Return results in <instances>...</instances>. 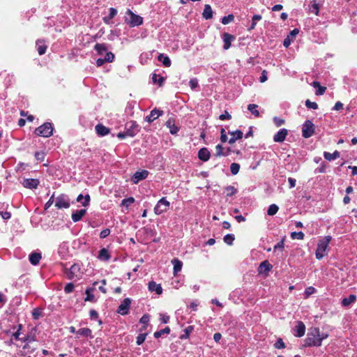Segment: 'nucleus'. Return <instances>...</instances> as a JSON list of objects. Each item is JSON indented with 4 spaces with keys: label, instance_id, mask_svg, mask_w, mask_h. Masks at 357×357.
<instances>
[{
    "label": "nucleus",
    "instance_id": "nucleus-28",
    "mask_svg": "<svg viewBox=\"0 0 357 357\" xmlns=\"http://www.w3.org/2000/svg\"><path fill=\"white\" fill-rule=\"evenodd\" d=\"M166 126L167 128H169L171 134L175 135L178 132V128L175 126L174 119H168V121L166 122Z\"/></svg>",
    "mask_w": 357,
    "mask_h": 357
},
{
    "label": "nucleus",
    "instance_id": "nucleus-13",
    "mask_svg": "<svg viewBox=\"0 0 357 357\" xmlns=\"http://www.w3.org/2000/svg\"><path fill=\"white\" fill-rule=\"evenodd\" d=\"M40 183V181L36 178H24L22 183L24 188L29 189H36Z\"/></svg>",
    "mask_w": 357,
    "mask_h": 357
},
{
    "label": "nucleus",
    "instance_id": "nucleus-36",
    "mask_svg": "<svg viewBox=\"0 0 357 357\" xmlns=\"http://www.w3.org/2000/svg\"><path fill=\"white\" fill-rule=\"evenodd\" d=\"M94 50L99 55H102L105 52H107V49L105 44L97 43L94 47Z\"/></svg>",
    "mask_w": 357,
    "mask_h": 357
},
{
    "label": "nucleus",
    "instance_id": "nucleus-42",
    "mask_svg": "<svg viewBox=\"0 0 357 357\" xmlns=\"http://www.w3.org/2000/svg\"><path fill=\"white\" fill-rule=\"evenodd\" d=\"M261 20V15H254L253 17H252V24L250 25V26L249 27L248 30L250 31V30H252L255 28V26L257 24V22L259 20Z\"/></svg>",
    "mask_w": 357,
    "mask_h": 357
},
{
    "label": "nucleus",
    "instance_id": "nucleus-46",
    "mask_svg": "<svg viewBox=\"0 0 357 357\" xmlns=\"http://www.w3.org/2000/svg\"><path fill=\"white\" fill-rule=\"evenodd\" d=\"M135 199L133 197H129L124 199L121 201V205L128 208L132 203H134Z\"/></svg>",
    "mask_w": 357,
    "mask_h": 357
},
{
    "label": "nucleus",
    "instance_id": "nucleus-45",
    "mask_svg": "<svg viewBox=\"0 0 357 357\" xmlns=\"http://www.w3.org/2000/svg\"><path fill=\"white\" fill-rule=\"evenodd\" d=\"M239 169H240V165L238 163H236V162L231 163V165L230 166V171H231V174H233V175L237 174L239 172Z\"/></svg>",
    "mask_w": 357,
    "mask_h": 357
},
{
    "label": "nucleus",
    "instance_id": "nucleus-57",
    "mask_svg": "<svg viewBox=\"0 0 357 357\" xmlns=\"http://www.w3.org/2000/svg\"><path fill=\"white\" fill-rule=\"evenodd\" d=\"M35 158L38 161H43L45 158V153L43 152L37 151L35 153Z\"/></svg>",
    "mask_w": 357,
    "mask_h": 357
},
{
    "label": "nucleus",
    "instance_id": "nucleus-20",
    "mask_svg": "<svg viewBox=\"0 0 357 357\" xmlns=\"http://www.w3.org/2000/svg\"><path fill=\"white\" fill-rule=\"evenodd\" d=\"M210 155V152L206 148H202L198 152V158L204 162L209 159Z\"/></svg>",
    "mask_w": 357,
    "mask_h": 357
},
{
    "label": "nucleus",
    "instance_id": "nucleus-55",
    "mask_svg": "<svg viewBox=\"0 0 357 357\" xmlns=\"http://www.w3.org/2000/svg\"><path fill=\"white\" fill-rule=\"evenodd\" d=\"M75 287H74V284L73 283H68L65 288H64V291L66 293V294H69V293H71L73 289H74Z\"/></svg>",
    "mask_w": 357,
    "mask_h": 357
},
{
    "label": "nucleus",
    "instance_id": "nucleus-61",
    "mask_svg": "<svg viewBox=\"0 0 357 357\" xmlns=\"http://www.w3.org/2000/svg\"><path fill=\"white\" fill-rule=\"evenodd\" d=\"M326 165L324 162H322L321 166L315 169V173H324L326 172Z\"/></svg>",
    "mask_w": 357,
    "mask_h": 357
},
{
    "label": "nucleus",
    "instance_id": "nucleus-37",
    "mask_svg": "<svg viewBox=\"0 0 357 357\" xmlns=\"http://www.w3.org/2000/svg\"><path fill=\"white\" fill-rule=\"evenodd\" d=\"M77 333L84 337H93L91 335V330L89 328H82L77 331Z\"/></svg>",
    "mask_w": 357,
    "mask_h": 357
},
{
    "label": "nucleus",
    "instance_id": "nucleus-39",
    "mask_svg": "<svg viewBox=\"0 0 357 357\" xmlns=\"http://www.w3.org/2000/svg\"><path fill=\"white\" fill-rule=\"evenodd\" d=\"M258 105L255 104H250L248 106V109L252 113V114L255 115L256 117L259 116V112L257 109Z\"/></svg>",
    "mask_w": 357,
    "mask_h": 357
},
{
    "label": "nucleus",
    "instance_id": "nucleus-25",
    "mask_svg": "<svg viewBox=\"0 0 357 357\" xmlns=\"http://www.w3.org/2000/svg\"><path fill=\"white\" fill-rule=\"evenodd\" d=\"M273 266L269 263L268 261L265 260L262 261L259 266V271L260 273L268 272L271 270Z\"/></svg>",
    "mask_w": 357,
    "mask_h": 357
},
{
    "label": "nucleus",
    "instance_id": "nucleus-8",
    "mask_svg": "<svg viewBox=\"0 0 357 357\" xmlns=\"http://www.w3.org/2000/svg\"><path fill=\"white\" fill-rule=\"evenodd\" d=\"M139 130V126L135 121H129L126 125V130L128 137L135 136Z\"/></svg>",
    "mask_w": 357,
    "mask_h": 357
},
{
    "label": "nucleus",
    "instance_id": "nucleus-51",
    "mask_svg": "<svg viewBox=\"0 0 357 357\" xmlns=\"http://www.w3.org/2000/svg\"><path fill=\"white\" fill-rule=\"evenodd\" d=\"M235 237L234 234H228L227 235H225V243L228 245H231Z\"/></svg>",
    "mask_w": 357,
    "mask_h": 357
},
{
    "label": "nucleus",
    "instance_id": "nucleus-24",
    "mask_svg": "<svg viewBox=\"0 0 357 357\" xmlns=\"http://www.w3.org/2000/svg\"><path fill=\"white\" fill-rule=\"evenodd\" d=\"M41 254L39 252H32L29 255V261L31 264L36 266L38 264L40 260L41 259Z\"/></svg>",
    "mask_w": 357,
    "mask_h": 357
},
{
    "label": "nucleus",
    "instance_id": "nucleus-12",
    "mask_svg": "<svg viewBox=\"0 0 357 357\" xmlns=\"http://www.w3.org/2000/svg\"><path fill=\"white\" fill-rule=\"evenodd\" d=\"M305 326L302 321H298L297 324L294 328V335L298 337H301L305 335Z\"/></svg>",
    "mask_w": 357,
    "mask_h": 357
},
{
    "label": "nucleus",
    "instance_id": "nucleus-30",
    "mask_svg": "<svg viewBox=\"0 0 357 357\" xmlns=\"http://www.w3.org/2000/svg\"><path fill=\"white\" fill-rule=\"evenodd\" d=\"M340 152L337 151H335L333 153L325 151L324 153V157L326 160L328 161L334 160L340 157Z\"/></svg>",
    "mask_w": 357,
    "mask_h": 357
},
{
    "label": "nucleus",
    "instance_id": "nucleus-38",
    "mask_svg": "<svg viewBox=\"0 0 357 357\" xmlns=\"http://www.w3.org/2000/svg\"><path fill=\"white\" fill-rule=\"evenodd\" d=\"M237 192V188L233 185H229L225 188V193L227 197H231Z\"/></svg>",
    "mask_w": 357,
    "mask_h": 357
},
{
    "label": "nucleus",
    "instance_id": "nucleus-1",
    "mask_svg": "<svg viewBox=\"0 0 357 357\" xmlns=\"http://www.w3.org/2000/svg\"><path fill=\"white\" fill-rule=\"evenodd\" d=\"M331 240L332 237L331 236H326L319 241L315 252V257L317 259H321L327 255L329 250L328 245Z\"/></svg>",
    "mask_w": 357,
    "mask_h": 357
},
{
    "label": "nucleus",
    "instance_id": "nucleus-32",
    "mask_svg": "<svg viewBox=\"0 0 357 357\" xmlns=\"http://www.w3.org/2000/svg\"><path fill=\"white\" fill-rule=\"evenodd\" d=\"M235 36L225 33V50H227L231 47V43L235 40Z\"/></svg>",
    "mask_w": 357,
    "mask_h": 357
},
{
    "label": "nucleus",
    "instance_id": "nucleus-3",
    "mask_svg": "<svg viewBox=\"0 0 357 357\" xmlns=\"http://www.w3.org/2000/svg\"><path fill=\"white\" fill-rule=\"evenodd\" d=\"M126 22L130 26L133 27L141 25L143 23V18L128 9L126 11Z\"/></svg>",
    "mask_w": 357,
    "mask_h": 357
},
{
    "label": "nucleus",
    "instance_id": "nucleus-19",
    "mask_svg": "<svg viewBox=\"0 0 357 357\" xmlns=\"http://www.w3.org/2000/svg\"><path fill=\"white\" fill-rule=\"evenodd\" d=\"M86 209H80L75 211L72 213V220L74 222H77L79 221L86 214Z\"/></svg>",
    "mask_w": 357,
    "mask_h": 357
},
{
    "label": "nucleus",
    "instance_id": "nucleus-31",
    "mask_svg": "<svg viewBox=\"0 0 357 357\" xmlns=\"http://www.w3.org/2000/svg\"><path fill=\"white\" fill-rule=\"evenodd\" d=\"M90 196L89 195H86L84 197L80 194L77 197V202H81L83 206H87L90 202Z\"/></svg>",
    "mask_w": 357,
    "mask_h": 357
},
{
    "label": "nucleus",
    "instance_id": "nucleus-41",
    "mask_svg": "<svg viewBox=\"0 0 357 357\" xmlns=\"http://www.w3.org/2000/svg\"><path fill=\"white\" fill-rule=\"evenodd\" d=\"M152 79H153V83H158L160 86H162V84H163V82L165 81V79L163 77L158 75L155 73L153 74Z\"/></svg>",
    "mask_w": 357,
    "mask_h": 357
},
{
    "label": "nucleus",
    "instance_id": "nucleus-11",
    "mask_svg": "<svg viewBox=\"0 0 357 357\" xmlns=\"http://www.w3.org/2000/svg\"><path fill=\"white\" fill-rule=\"evenodd\" d=\"M148 175L149 172L146 170L138 171L133 174L131 180L133 183L137 184L139 181L146 178Z\"/></svg>",
    "mask_w": 357,
    "mask_h": 357
},
{
    "label": "nucleus",
    "instance_id": "nucleus-56",
    "mask_svg": "<svg viewBox=\"0 0 357 357\" xmlns=\"http://www.w3.org/2000/svg\"><path fill=\"white\" fill-rule=\"evenodd\" d=\"M22 324H19L17 326V331L15 333H13V336L14 337L15 340H20V331L22 330Z\"/></svg>",
    "mask_w": 357,
    "mask_h": 357
},
{
    "label": "nucleus",
    "instance_id": "nucleus-6",
    "mask_svg": "<svg viewBox=\"0 0 357 357\" xmlns=\"http://www.w3.org/2000/svg\"><path fill=\"white\" fill-rule=\"evenodd\" d=\"M315 126L310 120H306L302 126V135L304 138H309L314 133Z\"/></svg>",
    "mask_w": 357,
    "mask_h": 357
},
{
    "label": "nucleus",
    "instance_id": "nucleus-54",
    "mask_svg": "<svg viewBox=\"0 0 357 357\" xmlns=\"http://www.w3.org/2000/svg\"><path fill=\"white\" fill-rule=\"evenodd\" d=\"M273 122L277 127H280L284 123V120L281 118L275 116L273 118Z\"/></svg>",
    "mask_w": 357,
    "mask_h": 357
},
{
    "label": "nucleus",
    "instance_id": "nucleus-7",
    "mask_svg": "<svg viewBox=\"0 0 357 357\" xmlns=\"http://www.w3.org/2000/svg\"><path fill=\"white\" fill-rule=\"evenodd\" d=\"M169 205V202L165 197L161 198L154 207L155 213L156 215H160L162 213L166 212L168 210Z\"/></svg>",
    "mask_w": 357,
    "mask_h": 357
},
{
    "label": "nucleus",
    "instance_id": "nucleus-58",
    "mask_svg": "<svg viewBox=\"0 0 357 357\" xmlns=\"http://www.w3.org/2000/svg\"><path fill=\"white\" fill-rule=\"evenodd\" d=\"M0 215L1 216V218L3 220H7L10 218L11 213L10 212H8V211H0Z\"/></svg>",
    "mask_w": 357,
    "mask_h": 357
},
{
    "label": "nucleus",
    "instance_id": "nucleus-9",
    "mask_svg": "<svg viewBox=\"0 0 357 357\" xmlns=\"http://www.w3.org/2000/svg\"><path fill=\"white\" fill-rule=\"evenodd\" d=\"M70 199L67 195H61L56 199L55 206L57 208H68L70 207Z\"/></svg>",
    "mask_w": 357,
    "mask_h": 357
},
{
    "label": "nucleus",
    "instance_id": "nucleus-34",
    "mask_svg": "<svg viewBox=\"0 0 357 357\" xmlns=\"http://www.w3.org/2000/svg\"><path fill=\"white\" fill-rule=\"evenodd\" d=\"M36 46L40 55H43L45 53L47 47L43 43V41L38 40L36 41Z\"/></svg>",
    "mask_w": 357,
    "mask_h": 357
},
{
    "label": "nucleus",
    "instance_id": "nucleus-33",
    "mask_svg": "<svg viewBox=\"0 0 357 357\" xmlns=\"http://www.w3.org/2000/svg\"><path fill=\"white\" fill-rule=\"evenodd\" d=\"M158 59L159 61L162 63V64L165 67H169L171 66V60L169 56L164 55L163 54H160L158 55Z\"/></svg>",
    "mask_w": 357,
    "mask_h": 357
},
{
    "label": "nucleus",
    "instance_id": "nucleus-44",
    "mask_svg": "<svg viewBox=\"0 0 357 357\" xmlns=\"http://www.w3.org/2000/svg\"><path fill=\"white\" fill-rule=\"evenodd\" d=\"M305 234L302 231H293L291 233V238L292 239H298L303 240L304 238Z\"/></svg>",
    "mask_w": 357,
    "mask_h": 357
},
{
    "label": "nucleus",
    "instance_id": "nucleus-40",
    "mask_svg": "<svg viewBox=\"0 0 357 357\" xmlns=\"http://www.w3.org/2000/svg\"><path fill=\"white\" fill-rule=\"evenodd\" d=\"M278 210H279V207L276 204H273L269 206L268 211H267V213L268 215L272 216V215H274L275 214H276L277 212L278 211Z\"/></svg>",
    "mask_w": 357,
    "mask_h": 357
},
{
    "label": "nucleus",
    "instance_id": "nucleus-47",
    "mask_svg": "<svg viewBox=\"0 0 357 357\" xmlns=\"http://www.w3.org/2000/svg\"><path fill=\"white\" fill-rule=\"evenodd\" d=\"M42 315V310L40 308H34L32 311V317L35 320H38Z\"/></svg>",
    "mask_w": 357,
    "mask_h": 357
},
{
    "label": "nucleus",
    "instance_id": "nucleus-26",
    "mask_svg": "<svg viewBox=\"0 0 357 357\" xmlns=\"http://www.w3.org/2000/svg\"><path fill=\"white\" fill-rule=\"evenodd\" d=\"M96 131L99 136H105L109 132V129L102 124L96 126Z\"/></svg>",
    "mask_w": 357,
    "mask_h": 357
},
{
    "label": "nucleus",
    "instance_id": "nucleus-62",
    "mask_svg": "<svg viewBox=\"0 0 357 357\" xmlns=\"http://www.w3.org/2000/svg\"><path fill=\"white\" fill-rule=\"evenodd\" d=\"M268 79V77H267V72L266 70H263L262 73H261V75L259 77V81L260 82L263 83V82H265Z\"/></svg>",
    "mask_w": 357,
    "mask_h": 357
},
{
    "label": "nucleus",
    "instance_id": "nucleus-49",
    "mask_svg": "<svg viewBox=\"0 0 357 357\" xmlns=\"http://www.w3.org/2000/svg\"><path fill=\"white\" fill-rule=\"evenodd\" d=\"M275 348L278 349H281L285 348L286 345L284 342H283L282 339L279 337L278 338L277 341L274 344Z\"/></svg>",
    "mask_w": 357,
    "mask_h": 357
},
{
    "label": "nucleus",
    "instance_id": "nucleus-16",
    "mask_svg": "<svg viewBox=\"0 0 357 357\" xmlns=\"http://www.w3.org/2000/svg\"><path fill=\"white\" fill-rule=\"evenodd\" d=\"M114 59V55L111 52H107L104 59L99 58L96 60L97 66H102L105 62H112Z\"/></svg>",
    "mask_w": 357,
    "mask_h": 357
},
{
    "label": "nucleus",
    "instance_id": "nucleus-5",
    "mask_svg": "<svg viewBox=\"0 0 357 357\" xmlns=\"http://www.w3.org/2000/svg\"><path fill=\"white\" fill-rule=\"evenodd\" d=\"M82 273L80 266L77 264H74L70 269L66 271V275L69 280L79 279L82 277Z\"/></svg>",
    "mask_w": 357,
    "mask_h": 357
},
{
    "label": "nucleus",
    "instance_id": "nucleus-59",
    "mask_svg": "<svg viewBox=\"0 0 357 357\" xmlns=\"http://www.w3.org/2000/svg\"><path fill=\"white\" fill-rule=\"evenodd\" d=\"M189 86L192 89H195L198 86V81L196 78L191 79L189 82Z\"/></svg>",
    "mask_w": 357,
    "mask_h": 357
},
{
    "label": "nucleus",
    "instance_id": "nucleus-22",
    "mask_svg": "<svg viewBox=\"0 0 357 357\" xmlns=\"http://www.w3.org/2000/svg\"><path fill=\"white\" fill-rule=\"evenodd\" d=\"M172 263L174 266L173 273L174 275H176L178 272L181 271L183 266V262L179 259L175 258L172 260Z\"/></svg>",
    "mask_w": 357,
    "mask_h": 357
},
{
    "label": "nucleus",
    "instance_id": "nucleus-18",
    "mask_svg": "<svg viewBox=\"0 0 357 357\" xmlns=\"http://www.w3.org/2000/svg\"><path fill=\"white\" fill-rule=\"evenodd\" d=\"M149 290L150 291H155L157 294L160 295L162 293V288L160 284H157L154 281H151L149 283Z\"/></svg>",
    "mask_w": 357,
    "mask_h": 357
},
{
    "label": "nucleus",
    "instance_id": "nucleus-2",
    "mask_svg": "<svg viewBox=\"0 0 357 357\" xmlns=\"http://www.w3.org/2000/svg\"><path fill=\"white\" fill-rule=\"evenodd\" d=\"M319 328L317 327L312 328L307 334L305 339V347H320L321 342L319 339Z\"/></svg>",
    "mask_w": 357,
    "mask_h": 357
},
{
    "label": "nucleus",
    "instance_id": "nucleus-64",
    "mask_svg": "<svg viewBox=\"0 0 357 357\" xmlns=\"http://www.w3.org/2000/svg\"><path fill=\"white\" fill-rule=\"evenodd\" d=\"M343 108V104L340 102V101H337L334 107H333V110H336V111H338V110H340Z\"/></svg>",
    "mask_w": 357,
    "mask_h": 357
},
{
    "label": "nucleus",
    "instance_id": "nucleus-52",
    "mask_svg": "<svg viewBox=\"0 0 357 357\" xmlns=\"http://www.w3.org/2000/svg\"><path fill=\"white\" fill-rule=\"evenodd\" d=\"M146 333H141L139 334L137 337L136 343L137 345H141L146 339Z\"/></svg>",
    "mask_w": 357,
    "mask_h": 357
},
{
    "label": "nucleus",
    "instance_id": "nucleus-4",
    "mask_svg": "<svg viewBox=\"0 0 357 357\" xmlns=\"http://www.w3.org/2000/svg\"><path fill=\"white\" fill-rule=\"evenodd\" d=\"M35 134L43 137H49L53 133V126L51 123H45L35 130Z\"/></svg>",
    "mask_w": 357,
    "mask_h": 357
},
{
    "label": "nucleus",
    "instance_id": "nucleus-60",
    "mask_svg": "<svg viewBox=\"0 0 357 357\" xmlns=\"http://www.w3.org/2000/svg\"><path fill=\"white\" fill-rule=\"evenodd\" d=\"M110 234V229H105L101 231L100 234V238H105L107 237Z\"/></svg>",
    "mask_w": 357,
    "mask_h": 357
},
{
    "label": "nucleus",
    "instance_id": "nucleus-10",
    "mask_svg": "<svg viewBox=\"0 0 357 357\" xmlns=\"http://www.w3.org/2000/svg\"><path fill=\"white\" fill-rule=\"evenodd\" d=\"M131 300L128 298H125L119 305L117 312L121 315L128 314L130 307Z\"/></svg>",
    "mask_w": 357,
    "mask_h": 357
},
{
    "label": "nucleus",
    "instance_id": "nucleus-50",
    "mask_svg": "<svg viewBox=\"0 0 357 357\" xmlns=\"http://www.w3.org/2000/svg\"><path fill=\"white\" fill-rule=\"evenodd\" d=\"M305 105L308 109H318V105L315 102H312L310 100H306Z\"/></svg>",
    "mask_w": 357,
    "mask_h": 357
},
{
    "label": "nucleus",
    "instance_id": "nucleus-21",
    "mask_svg": "<svg viewBox=\"0 0 357 357\" xmlns=\"http://www.w3.org/2000/svg\"><path fill=\"white\" fill-rule=\"evenodd\" d=\"M98 258L100 261H109L110 259L111 255H110L109 251L106 248H102L99 251V254H98Z\"/></svg>",
    "mask_w": 357,
    "mask_h": 357
},
{
    "label": "nucleus",
    "instance_id": "nucleus-53",
    "mask_svg": "<svg viewBox=\"0 0 357 357\" xmlns=\"http://www.w3.org/2000/svg\"><path fill=\"white\" fill-rule=\"evenodd\" d=\"M285 237L284 236L273 248L274 250L277 249L282 250L284 246Z\"/></svg>",
    "mask_w": 357,
    "mask_h": 357
},
{
    "label": "nucleus",
    "instance_id": "nucleus-23",
    "mask_svg": "<svg viewBox=\"0 0 357 357\" xmlns=\"http://www.w3.org/2000/svg\"><path fill=\"white\" fill-rule=\"evenodd\" d=\"M308 11L310 13H313L316 15H319V5L316 2V1H310L308 5Z\"/></svg>",
    "mask_w": 357,
    "mask_h": 357
},
{
    "label": "nucleus",
    "instance_id": "nucleus-63",
    "mask_svg": "<svg viewBox=\"0 0 357 357\" xmlns=\"http://www.w3.org/2000/svg\"><path fill=\"white\" fill-rule=\"evenodd\" d=\"M139 321L142 324H147L148 322L149 321V316L148 314H144L141 317Z\"/></svg>",
    "mask_w": 357,
    "mask_h": 357
},
{
    "label": "nucleus",
    "instance_id": "nucleus-43",
    "mask_svg": "<svg viewBox=\"0 0 357 357\" xmlns=\"http://www.w3.org/2000/svg\"><path fill=\"white\" fill-rule=\"evenodd\" d=\"M169 332H170L169 328V327H166L164 329H162L160 331L155 332L153 335H154V337L155 338H158V337H161L164 334H169Z\"/></svg>",
    "mask_w": 357,
    "mask_h": 357
},
{
    "label": "nucleus",
    "instance_id": "nucleus-29",
    "mask_svg": "<svg viewBox=\"0 0 357 357\" xmlns=\"http://www.w3.org/2000/svg\"><path fill=\"white\" fill-rule=\"evenodd\" d=\"M95 289L94 287L88 288L85 291V294L86 295V298H84L85 301H89L92 303L96 302V299L95 298L94 295L92 294V291H93Z\"/></svg>",
    "mask_w": 357,
    "mask_h": 357
},
{
    "label": "nucleus",
    "instance_id": "nucleus-27",
    "mask_svg": "<svg viewBox=\"0 0 357 357\" xmlns=\"http://www.w3.org/2000/svg\"><path fill=\"white\" fill-rule=\"evenodd\" d=\"M229 133L231 135V137L229 139V144L234 143L237 139H241L243 137V132L239 130H236L231 132H229Z\"/></svg>",
    "mask_w": 357,
    "mask_h": 357
},
{
    "label": "nucleus",
    "instance_id": "nucleus-14",
    "mask_svg": "<svg viewBox=\"0 0 357 357\" xmlns=\"http://www.w3.org/2000/svg\"><path fill=\"white\" fill-rule=\"evenodd\" d=\"M288 135V130L286 128L280 129L275 135L273 136V141L275 142H282L284 141L286 137Z\"/></svg>",
    "mask_w": 357,
    "mask_h": 357
},
{
    "label": "nucleus",
    "instance_id": "nucleus-35",
    "mask_svg": "<svg viewBox=\"0 0 357 357\" xmlns=\"http://www.w3.org/2000/svg\"><path fill=\"white\" fill-rule=\"evenodd\" d=\"M202 15L203 17L205 18L206 20H208L212 17L213 11L211 7L209 5H205Z\"/></svg>",
    "mask_w": 357,
    "mask_h": 357
},
{
    "label": "nucleus",
    "instance_id": "nucleus-17",
    "mask_svg": "<svg viewBox=\"0 0 357 357\" xmlns=\"http://www.w3.org/2000/svg\"><path fill=\"white\" fill-rule=\"evenodd\" d=\"M356 296L354 294H350L349 297H346L342 299L341 304L343 307H348L352 303L356 301Z\"/></svg>",
    "mask_w": 357,
    "mask_h": 357
},
{
    "label": "nucleus",
    "instance_id": "nucleus-48",
    "mask_svg": "<svg viewBox=\"0 0 357 357\" xmlns=\"http://www.w3.org/2000/svg\"><path fill=\"white\" fill-rule=\"evenodd\" d=\"M316 289L313 287H308L305 289L304 296L305 298H307L310 295L315 293Z\"/></svg>",
    "mask_w": 357,
    "mask_h": 357
},
{
    "label": "nucleus",
    "instance_id": "nucleus-15",
    "mask_svg": "<svg viewBox=\"0 0 357 357\" xmlns=\"http://www.w3.org/2000/svg\"><path fill=\"white\" fill-rule=\"evenodd\" d=\"M162 113H163V112L162 110L155 108L153 110H151L149 115H148L145 117V120L149 123H151L155 119H156L159 116H162Z\"/></svg>",
    "mask_w": 357,
    "mask_h": 357
}]
</instances>
